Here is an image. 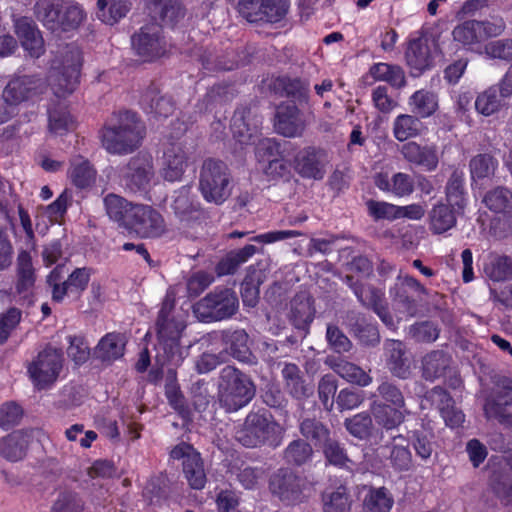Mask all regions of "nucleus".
I'll return each instance as SVG.
<instances>
[{
	"mask_svg": "<svg viewBox=\"0 0 512 512\" xmlns=\"http://www.w3.org/2000/svg\"><path fill=\"white\" fill-rule=\"evenodd\" d=\"M145 135V127L131 111L120 112L100 131L102 147L114 155H126L137 150Z\"/></svg>",
	"mask_w": 512,
	"mask_h": 512,
	"instance_id": "obj_1",
	"label": "nucleus"
},
{
	"mask_svg": "<svg viewBox=\"0 0 512 512\" xmlns=\"http://www.w3.org/2000/svg\"><path fill=\"white\" fill-rule=\"evenodd\" d=\"M285 429L269 413L251 411L235 431V439L246 448L267 446L276 449L282 444Z\"/></svg>",
	"mask_w": 512,
	"mask_h": 512,
	"instance_id": "obj_2",
	"label": "nucleus"
},
{
	"mask_svg": "<svg viewBox=\"0 0 512 512\" xmlns=\"http://www.w3.org/2000/svg\"><path fill=\"white\" fill-rule=\"evenodd\" d=\"M256 395V385L252 378L235 365L224 366L217 378V399L228 413L236 412Z\"/></svg>",
	"mask_w": 512,
	"mask_h": 512,
	"instance_id": "obj_3",
	"label": "nucleus"
},
{
	"mask_svg": "<svg viewBox=\"0 0 512 512\" xmlns=\"http://www.w3.org/2000/svg\"><path fill=\"white\" fill-rule=\"evenodd\" d=\"M238 309V296L228 287L214 288L192 306L195 317L203 323L230 319L236 315Z\"/></svg>",
	"mask_w": 512,
	"mask_h": 512,
	"instance_id": "obj_4",
	"label": "nucleus"
},
{
	"mask_svg": "<svg viewBox=\"0 0 512 512\" xmlns=\"http://www.w3.org/2000/svg\"><path fill=\"white\" fill-rule=\"evenodd\" d=\"M231 175L221 160L206 159L199 175V189L208 202L222 204L231 194Z\"/></svg>",
	"mask_w": 512,
	"mask_h": 512,
	"instance_id": "obj_5",
	"label": "nucleus"
},
{
	"mask_svg": "<svg viewBox=\"0 0 512 512\" xmlns=\"http://www.w3.org/2000/svg\"><path fill=\"white\" fill-rule=\"evenodd\" d=\"M269 490L284 504L295 505L305 500L308 483L290 468H280L270 476Z\"/></svg>",
	"mask_w": 512,
	"mask_h": 512,
	"instance_id": "obj_6",
	"label": "nucleus"
},
{
	"mask_svg": "<svg viewBox=\"0 0 512 512\" xmlns=\"http://www.w3.org/2000/svg\"><path fill=\"white\" fill-rule=\"evenodd\" d=\"M63 360V353L60 349L47 346L40 351L28 366V373L34 386L42 390L53 385L62 370Z\"/></svg>",
	"mask_w": 512,
	"mask_h": 512,
	"instance_id": "obj_7",
	"label": "nucleus"
},
{
	"mask_svg": "<svg viewBox=\"0 0 512 512\" xmlns=\"http://www.w3.org/2000/svg\"><path fill=\"white\" fill-rule=\"evenodd\" d=\"M155 176L153 158L147 153H138L131 157L121 169V181L124 188L133 194H145L151 187Z\"/></svg>",
	"mask_w": 512,
	"mask_h": 512,
	"instance_id": "obj_8",
	"label": "nucleus"
},
{
	"mask_svg": "<svg viewBox=\"0 0 512 512\" xmlns=\"http://www.w3.org/2000/svg\"><path fill=\"white\" fill-rule=\"evenodd\" d=\"M48 84L39 75H14L3 90V97L15 108L16 105L34 101L44 94Z\"/></svg>",
	"mask_w": 512,
	"mask_h": 512,
	"instance_id": "obj_9",
	"label": "nucleus"
},
{
	"mask_svg": "<svg viewBox=\"0 0 512 512\" xmlns=\"http://www.w3.org/2000/svg\"><path fill=\"white\" fill-rule=\"evenodd\" d=\"M237 11L250 23H277L287 13L283 0H239Z\"/></svg>",
	"mask_w": 512,
	"mask_h": 512,
	"instance_id": "obj_10",
	"label": "nucleus"
},
{
	"mask_svg": "<svg viewBox=\"0 0 512 512\" xmlns=\"http://www.w3.org/2000/svg\"><path fill=\"white\" fill-rule=\"evenodd\" d=\"M129 217L125 229L141 238L159 237L166 230L162 215L149 205L135 204Z\"/></svg>",
	"mask_w": 512,
	"mask_h": 512,
	"instance_id": "obj_11",
	"label": "nucleus"
},
{
	"mask_svg": "<svg viewBox=\"0 0 512 512\" xmlns=\"http://www.w3.org/2000/svg\"><path fill=\"white\" fill-rule=\"evenodd\" d=\"M36 272L29 252L22 250L16 259L15 282L12 292L20 305H31L34 302Z\"/></svg>",
	"mask_w": 512,
	"mask_h": 512,
	"instance_id": "obj_12",
	"label": "nucleus"
},
{
	"mask_svg": "<svg viewBox=\"0 0 512 512\" xmlns=\"http://www.w3.org/2000/svg\"><path fill=\"white\" fill-rule=\"evenodd\" d=\"M512 380L504 379L501 385L484 402L483 411L487 420H496L499 424L512 427Z\"/></svg>",
	"mask_w": 512,
	"mask_h": 512,
	"instance_id": "obj_13",
	"label": "nucleus"
},
{
	"mask_svg": "<svg viewBox=\"0 0 512 512\" xmlns=\"http://www.w3.org/2000/svg\"><path fill=\"white\" fill-rule=\"evenodd\" d=\"M409 290L417 294L427 295L428 290L414 277L410 275H399L397 282L390 289L395 310L409 317H414L419 311L418 301L409 295Z\"/></svg>",
	"mask_w": 512,
	"mask_h": 512,
	"instance_id": "obj_14",
	"label": "nucleus"
},
{
	"mask_svg": "<svg viewBox=\"0 0 512 512\" xmlns=\"http://www.w3.org/2000/svg\"><path fill=\"white\" fill-rule=\"evenodd\" d=\"M505 28L502 19L496 21L468 20L457 25L453 31V39L464 46L478 44L489 37L498 36Z\"/></svg>",
	"mask_w": 512,
	"mask_h": 512,
	"instance_id": "obj_15",
	"label": "nucleus"
},
{
	"mask_svg": "<svg viewBox=\"0 0 512 512\" xmlns=\"http://www.w3.org/2000/svg\"><path fill=\"white\" fill-rule=\"evenodd\" d=\"M185 327L184 321L177 318L156 321L158 349L169 362L178 364L182 359L180 338Z\"/></svg>",
	"mask_w": 512,
	"mask_h": 512,
	"instance_id": "obj_16",
	"label": "nucleus"
},
{
	"mask_svg": "<svg viewBox=\"0 0 512 512\" xmlns=\"http://www.w3.org/2000/svg\"><path fill=\"white\" fill-rule=\"evenodd\" d=\"M218 335L224 345L223 354L249 366L258 364V358L249 345L250 336L245 329H224L219 331Z\"/></svg>",
	"mask_w": 512,
	"mask_h": 512,
	"instance_id": "obj_17",
	"label": "nucleus"
},
{
	"mask_svg": "<svg viewBox=\"0 0 512 512\" xmlns=\"http://www.w3.org/2000/svg\"><path fill=\"white\" fill-rule=\"evenodd\" d=\"M131 43L136 54L145 61H151L165 53L162 29L156 23L142 27L132 36Z\"/></svg>",
	"mask_w": 512,
	"mask_h": 512,
	"instance_id": "obj_18",
	"label": "nucleus"
},
{
	"mask_svg": "<svg viewBox=\"0 0 512 512\" xmlns=\"http://www.w3.org/2000/svg\"><path fill=\"white\" fill-rule=\"evenodd\" d=\"M435 49V41L428 35H422L409 42L405 57L414 76H419L425 70L431 68Z\"/></svg>",
	"mask_w": 512,
	"mask_h": 512,
	"instance_id": "obj_19",
	"label": "nucleus"
},
{
	"mask_svg": "<svg viewBox=\"0 0 512 512\" xmlns=\"http://www.w3.org/2000/svg\"><path fill=\"white\" fill-rule=\"evenodd\" d=\"M82 65V53L78 46L69 44L62 53V62L60 76L58 78L59 89L62 95L71 94L80 77V68Z\"/></svg>",
	"mask_w": 512,
	"mask_h": 512,
	"instance_id": "obj_20",
	"label": "nucleus"
},
{
	"mask_svg": "<svg viewBox=\"0 0 512 512\" xmlns=\"http://www.w3.org/2000/svg\"><path fill=\"white\" fill-rule=\"evenodd\" d=\"M385 364L390 374L400 380L412 376V364L405 344L400 340L386 339L383 344Z\"/></svg>",
	"mask_w": 512,
	"mask_h": 512,
	"instance_id": "obj_21",
	"label": "nucleus"
},
{
	"mask_svg": "<svg viewBox=\"0 0 512 512\" xmlns=\"http://www.w3.org/2000/svg\"><path fill=\"white\" fill-rule=\"evenodd\" d=\"M171 208L185 226H191L205 219V213L192 194L190 186H183L175 191Z\"/></svg>",
	"mask_w": 512,
	"mask_h": 512,
	"instance_id": "obj_22",
	"label": "nucleus"
},
{
	"mask_svg": "<svg viewBox=\"0 0 512 512\" xmlns=\"http://www.w3.org/2000/svg\"><path fill=\"white\" fill-rule=\"evenodd\" d=\"M14 32L30 57L39 58L44 54V39L32 19L25 16L14 19Z\"/></svg>",
	"mask_w": 512,
	"mask_h": 512,
	"instance_id": "obj_23",
	"label": "nucleus"
},
{
	"mask_svg": "<svg viewBox=\"0 0 512 512\" xmlns=\"http://www.w3.org/2000/svg\"><path fill=\"white\" fill-rule=\"evenodd\" d=\"M327 161L324 150L307 147L297 154L295 169L302 177L321 180L325 175Z\"/></svg>",
	"mask_w": 512,
	"mask_h": 512,
	"instance_id": "obj_24",
	"label": "nucleus"
},
{
	"mask_svg": "<svg viewBox=\"0 0 512 512\" xmlns=\"http://www.w3.org/2000/svg\"><path fill=\"white\" fill-rule=\"evenodd\" d=\"M231 131L233 138L241 145L255 144L259 137L258 121L252 118L248 107H240L235 110L231 119Z\"/></svg>",
	"mask_w": 512,
	"mask_h": 512,
	"instance_id": "obj_25",
	"label": "nucleus"
},
{
	"mask_svg": "<svg viewBox=\"0 0 512 512\" xmlns=\"http://www.w3.org/2000/svg\"><path fill=\"white\" fill-rule=\"evenodd\" d=\"M274 126L285 137H299L304 132L305 121L295 104H281L276 110Z\"/></svg>",
	"mask_w": 512,
	"mask_h": 512,
	"instance_id": "obj_26",
	"label": "nucleus"
},
{
	"mask_svg": "<svg viewBox=\"0 0 512 512\" xmlns=\"http://www.w3.org/2000/svg\"><path fill=\"white\" fill-rule=\"evenodd\" d=\"M314 299L307 291H300L291 300L289 321L304 335L315 317Z\"/></svg>",
	"mask_w": 512,
	"mask_h": 512,
	"instance_id": "obj_27",
	"label": "nucleus"
},
{
	"mask_svg": "<svg viewBox=\"0 0 512 512\" xmlns=\"http://www.w3.org/2000/svg\"><path fill=\"white\" fill-rule=\"evenodd\" d=\"M62 90L55 92L47 107L48 130L54 135H63L74 129V120L66 103L60 98Z\"/></svg>",
	"mask_w": 512,
	"mask_h": 512,
	"instance_id": "obj_28",
	"label": "nucleus"
},
{
	"mask_svg": "<svg viewBox=\"0 0 512 512\" xmlns=\"http://www.w3.org/2000/svg\"><path fill=\"white\" fill-rule=\"evenodd\" d=\"M345 323L350 332L366 347H375L380 343V333L375 324L367 321L364 315L348 311Z\"/></svg>",
	"mask_w": 512,
	"mask_h": 512,
	"instance_id": "obj_29",
	"label": "nucleus"
},
{
	"mask_svg": "<svg viewBox=\"0 0 512 512\" xmlns=\"http://www.w3.org/2000/svg\"><path fill=\"white\" fill-rule=\"evenodd\" d=\"M31 431L17 430L0 438V456L8 461L22 460L27 452Z\"/></svg>",
	"mask_w": 512,
	"mask_h": 512,
	"instance_id": "obj_30",
	"label": "nucleus"
},
{
	"mask_svg": "<svg viewBox=\"0 0 512 512\" xmlns=\"http://www.w3.org/2000/svg\"><path fill=\"white\" fill-rule=\"evenodd\" d=\"M325 364L349 383L356 384L360 387H366L372 383V377L368 373L360 366L345 359L327 357Z\"/></svg>",
	"mask_w": 512,
	"mask_h": 512,
	"instance_id": "obj_31",
	"label": "nucleus"
},
{
	"mask_svg": "<svg viewBox=\"0 0 512 512\" xmlns=\"http://www.w3.org/2000/svg\"><path fill=\"white\" fill-rule=\"evenodd\" d=\"M140 104L155 116L168 117L174 112V102L171 97L162 95L155 84H150L141 96Z\"/></svg>",
	"mask_w": 512,
	"mask_h": 512,
	"instance_id": "obj_32",
	"label": "nucleus"
},
{
	"mask_svg": "<svg viewBox=\"0 0 512 512\" xmlns=\"http://www.w3.org/2000/svg\"><path fill=\"white\" fill-rule=\"evenodd\" d=\"M147 8L151 18L165 24H173L183 19L185 7L177 0H150Z\"/></svg>",
	"mask_w": 512,
	"mask_h": 512,
	"instance_id": "obj_33",
	"label": "nucleus"
},
{
	"mask_svg": "<svg viewBox=\"0 0 512 512\" xmlns=\"http://www.w3.org/2000/svg\"><path fill=\"white\" fill-rule=\"evenodd\" d=\"M186 167V151L180 144H172L164 153V179L170 182L181 179Z\"/></svg>",
	"mask_w": 512,
	"mask_h": 512,
	"instance_id": "obj_34",
	"label": "nucleus"
},
{
	"mask_svg": "<svg viewBox=\"0 0 512 512\" xmlns=\"http://www.w3.org/2000/svg\"><path fill=\"white\" fill-rule=\"evenodd\" d=\"M401 154L407 161L422 166L428 171L434 170L438 165L437 152L432 146H421L413 141L408 142L401 147Z\"/></svg>",
	"mask_w": 512,
	"mask_h": 512,
	"instance_id": "obj_35",
	"label": "nucleus"
},
{
	"mask_svg": "<svg viewBox=\"0 0 512 512\" xmlns=\"http://www.w3.org/2000/svg\"><path fill=\"white\" fill-rule=\"evenodd\" d=\"M463 212L449 204L438 203L429 212V227L435 234H442L456 225L457 215Z\"/></svg>",
	"mask_w": 512,
	"mask_h": 512,
	"instance_id": "obj_36",
	"label": "nucleus"
},
{
	"mask_svg": "<svg viewBox=\"0 0 512 512\" xmlns=\"http://www.w3.org/2000/svg\"><path fill=\"white\" fill-rule=\"evenodd\" d=\"M92 269L88 267L76 268L68 278L62 282V287H56L53 301L61 302L66 294L80 295L88 286Z\"/></svg>",
	"mask_w": 512,
	"mask_h": 512,
	"instance_id": "obj_37",
	"label": "nucleus"
},
{
	"mask_svg": "<svg viewBox=\"0 0 512 512\" xmlns=\"http://www.w3.org/2000/svg\"><path fill=\"white\" fill-rule=\"evenodd\" d=\"M298 428L302 436L301 439H305L315 446H321L332 436L328 426L315 417H301Z\"/></svg>",
	"mask_w": 512,
	"mask_h": 512,
	"instance_id": "obj_38",
	"label": "nucleus"
},
{
	"mask_svg": "<svg viewBox=\"0 0 512 512\" xmlns=\"http://www.w3.org/2000/svg\"><path fill=\"white\" fill-rule=\"evenodd\" d=\"M402 409L377 400L370 405L376 423L386 430H392L404 422L405 415Z\"/></svg>",
	"mask_w": 512,
	"mask_h": 512,
	"instance_id": "obj_39",
	"label": "nucleus"
},
{
	"mask_svg": "<svg viewBox=\"0 0 512 512\" xmlns=\"http://www.w3.org/2000/svg\"><path fill=\"white\" fill-rule=\"evenodd\" d=\"M314 456L312 445L305 439L292 440L283 450L282 457L286 464L301 467L309 464Z\"/></svg>",
	"mask_w": 512,
	"mask_h": 512,
	"instance_id": "obj_40",
	"label": "nucleus"
},
{
	"mask_svg": "<svg viewBox=\"0 0 512 512\" xmlns=\"http://www.w3.org/2000/svg\"><path fill=\"white\" fill-rule=\"evenodd\" d=\"M103 201L108 217L120 227L126 228L135 204L114 193L108 194Z\"/></svg>",
	"mask_w": 512,
	"mask_h": 512,
	"instance_id": "obj_41",
	"label": "nucleus"
},
{
	"mask_svg": "<svg viewBox=\"0 0 512 512\" xmlns=\"http://www.w3.org/2000/svg\"><path fill=\"white\" fill-rule=\"evenodd\" d=\"M450 357L441 350H434L422 359V374L426 380L433 381L446 374L450 368Z\"/></svg>",
	"mask_w": 512,
	"mask_h": 512,
	"instance_id": "obj_42",
	"label": "nucleus"
},
{
	"mask_svg": "<svg viewBox=\"0 0 512 512\" xmlns=\"http://www.w3.org/2000/svg\"><path fill=\"white\" fill-rule=\"evenodd\" d=\"M124 336L120 333H108L98 343L95 355L102 361H113L123 356Z\"/></svg>",
	"mask_w": 512,
	"mask_h": 512,
	"instance_id": "obj_43",
	"label": "nucleus"
},
{
	"mask_svg": "<svg viewBox=\"0 0 512 512\" xmlns=\"http://www.w3.org/2000/svg\"><path fill=\"white\" fill-rule=\"evenodd\" d=\"M129 10L128 0H97V17L108 25L116 24Z\"/></svg>",
	"mask_w": 512,
	"mask_h": 512,
	"instance_id": "obj_44",
	"label": "nucleus"
},
{
	"mask_svg": "<svg viewBox=\"0 0 512 512\" xmlns=\"http://www.w3.org/2000/svg\"><path fill=\"white\" fill-rule=\"evenodd\" d=\"M254 245H246L241 249L229 252L216 266L219 276L234 274L238 268L256 253Z\"/></svg>",
	"mask_w": 512,
	"mask_h": 512,
	"instance_id": "obj_45",
	"label": "nucleus"
},
{
	"mask_svg": "<svg viewBox=\"0 0 512 512\" xmlns=\"http://www.w3.org/2000/svg\"><path fill=\"white\" fill-rule=\"evenodd\" d=\"M61 0H38L34 5V15L47 29L59 30Z\"/></svg>",
	"mask_w": 512,
	"mask_h": 512,
	"instance_id": "obj_46",
	"label": "nucleus"
},
{
	"mask_svg": "<svg viewBox=\"0 0 512 512\" xmlns=\"http://www.w3.org/2000/svg\"><path fill=\"white\" fill-rule=\"evenodd\" d=\"M264 279L263 272L250 266L241 284V297L243 304L248 307H255L259 300V286Z\"/></svg>",
	"mask_w": 512,
	"mask_h": 512,
	"instance_id": "obj_47",
	"label": "nucleus"
},
{
	"mask_svg": "<svg viewBox=\"0 0 512 512\" xmlns=\"http://www.w3.org/2000/svg\"><path fill=\"white\" fill-rule=\"evenodd\" d=\"M446 200L451 207L463 212L466 207V191L464 187V173L455 170L446 184Z\"/></svg>",
	"mask_w": 512,
	"mask_h": 512,
	"instance_id": "obj_48",
	"label": "nucleus"
},
{
	"mask_svg": "<svg viewBox=\"0 0 512 512\" xmlns=\"http://www.w3.org/2000/svg\"><path fill=\"white\" fill-rule=\"evenodd\" d=\"M422 129L423 124L415 114H400L393 122V135L401 142L417 137L421 134Z\"/></svg>",
	"mask_w": 512,
	"mask_h": 512,
	"instance_id": "obj_49",
	"label": "nucleus"
},
{
	"mask_svg": "<svg viewBox=\"0 0 512 512\" xmlns=\"http://www.w3.org/2000/svg\"><path fill=\"white\" fill-rule=\"evenodd\" d=\"M484 273L496 282L512 279V257L491 254L484 266Z\"/></svg>",
	"mask_w": 512,
	"mask_h": 512,
	"instance_id": "obj_50",
	"label": "nucleus"
},
{
	"mask_svg": "<svg viewBox=\"0 0 512 512\" xmlns=\"http://www.w3.org/2000/svg\"><path fill=\"white\" fill-rule=\"evenodd\" d=\"M371 76L378 81H385L395 88H402L406 84L405 73L398 65L377 63L369 70Z\"/></svg>",
	"mask_w": 512,
	"mask_h": 512,
	"instance_id": "obj_51",
	"label": "nucleus"
},
{
	"mask_svg": "<svg viewBox=\"0 0 512 512\" xmlns=\"http://www.w3.org/2000/svg\"><path fill=\"white\" fill-rule=\"evenodd\" d=\"M390 463L398 471H408L412 466V455L408 443L402 435L392 437Z\"/></svg>",
	"mask_w": 512,
	"mask_h": 512,
	"instance_id": "obj_52",
	"label": "nucleus"
},
{
	"mask_svg": "<svg viewBox=\"0 0 512 512\" xmlns=\"http://www.w3.org/2000/svg\"><path fill=\"white\" fill-rule=\"evenodd\" d=\"M411 111L419 118H427L438 109V100L434 93L418 90L413 93L408 101Z\"/></svg>",
	"mask_w": 512,
	"mask_h": 512,
	"instance_id": "obj_53",
	"label": "nucleus"
},
{
	"mask_svg": "<svg viewBox=\"0 0 512 512\" xmlns=\"http://www.w3.org/2000/svg\"><path fill=\"white\" fill-rule=\"evenodd\" d=\"M183 474L192 489L201 490L207 482L203 460L198 455H192L182 463Z\"/></svg>",
	"mask_w": 512,
	"mask_h": 512,
	"instance_id": "obj_54",
	"label": "nucleus"
},
{
	"mask_svg": "<svg viewBox=\"0 0 512 512\" xmlns=\"http://www.w3.org/2000/svg\"><path fill=\"white\" fill-rule=\"evenodd\" d=\"M69 177L77 188L85 189L94 183L96 171L87 160L78 157L71 163Z\"/></svg>",
	"mask_w": 512,
	"mask_h": 512,
	"instance_id": "obj_55",
	"label": "nucleus"
},
{
	"mask_svg": "<svg viewBox=\"0 0 512 512\" xmlns=\"http://www.w3.org/2000/svg\"><path fill=\"white\" fill-rule=\"evenodd\" d=\"M483 202L495 213H509L512 211V192L503 186L495 187L485 194Z\"/></svg>",
	"mask_w": 512,
	"mask_h": 512,
	"instance_id": "obj_56",
	"label": "nucleus"
},
{
	"mask_svg": "<svg viewBox=\"0 0 512 512\" xmlns=\"http://www.w3.org/2000/svg\"><path fill=\"white\" fill-rule=\"evenodd\" d=\"M324 512H350L352 499L348 489L341 485L330 493L323 494Z\"/></svg>",
	"mask_w": 512,
	"mask_h": 512,
	"instance_id": "obj_57",
	"label": "nucleus"
},
{
	"mask_svg": "<svg viewBox=\"0 0 512 512\" xmlns=\"http://www.w3.org/2000/svg\"><path fill=\"white\" fill-rule=\"evenodd\" d=\"M321 447L325 461L328 464L338 468H349L352 460L349 458L344 445L337 439L331 436Z\"/></svg>",
	"mask_w": 512,
	"mask_h": 512,
	"instance_id": "obj_58",
	"label": "nucleus"
},
{
	"mask_svg": "<svg viewBox=\"0 0 512 512\" xmlns=\"http://www.w3.org/2000/svg\"><path fill=\"white\" fill-rule=\"evenodd\" d=\"M393 499L385 488H370L363 501L364 512H389Z\"/></svg>",
	"mask_w": 512,
	"mask_h": 512,
	"instance_id": "obj_59",
	"label": "nucleus"
},
{
	"mask_svg": "<svg viewBox=\"0 0 512 512\" xmlns=\"http://www.w3.org/2000/svg\"><path fill=\"white\" fill-rule=\"evenodd\" d=\"M59 14V30L63 31L76 29L85 16L82 8L77 3L64 0H61Z\"/></svg>",
	"mask_w": 512,
	"mask_h": 512,
	"instance_id": "obj_60",
	"label": "nucleus"
},
{
	"mask_svg": "<svg viewBox=\"0 0 512 512\" xmlns=\"http://www.w3.org/2000/svg\"><path fill=\"white\" fill-rule=\"evenodd\" d=\"M407 334L417 343H433L438 339L440 329L433 321L424 320L410 325Z\"/></svg>",
	"mask_w": 512,
	"mask_h": 512,
	"instance_id": "obj_61",
	"label": "nucleus"
},
{
	"mask_svg": "<svg viewBox=\"0 0 512 512\" xmlns=\"http://www.w3.org/2000/svg\"><path fill=\"white\" fill-rule=\"evenodd\" d=\"M274 88L281 95L292 97L298 101H307L308 88L300 79L280 77L274 81Z\"/></svg>",
	"mask_w": 512,
	"mask_h": 512,
	"instance_id": "obj_62",
	"label": "nucleus"
},
{
	"mask_svg": "<svg viewBox=\"0 0 512 512\" xmlns=\"http://www.w3.org/2000/svg\"><path fill=\"white\" fill-rule=\"evenodd\" d=\"M344 427L353 437L360 440L366 439L370 436L373 428L372 417L365 412L355 414L345 419Z\"/></svg>",
	"mask_w": 512,
	"mask_h": 512,
	"instance_id": "obj_63",
	"label": "nucleus"
},
{
	"mask_svg": "<svg viewBox=\"0 0 512 512\" xmlns=\"http://www.w3.org/2000/svg\"><path fill=\"white\" fill-rule=\"evenodd\" d=\"M84 502L81 497L73 491H62L58 494L53 503L51 512H82Z\"/></svg>",
	"mask_w": 512,
	"mask_h": 512,
	"instance_id": "obj_64",
	"label": "nucleus"
}]
</instances>
